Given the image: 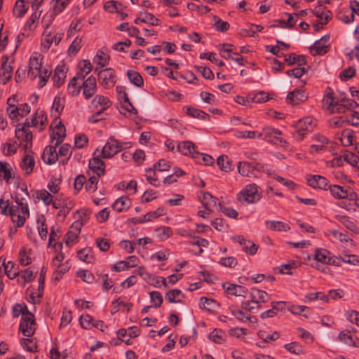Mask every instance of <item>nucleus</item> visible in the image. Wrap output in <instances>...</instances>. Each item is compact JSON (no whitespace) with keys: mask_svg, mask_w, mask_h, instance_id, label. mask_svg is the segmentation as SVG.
Instances as JSON below:
<instances>
[{"mask_svg":"<svg viewBox=\"0 0 359 359\" xmlns=\"http://www.w3.org/2000/svg\"><path fill=\"white\" fill-rule=\"evenodd\" d=\"M262 197L260 187L255 183L245 185L237 194V201L243 205L256 203Z\"/></svg>","mask_w":359,"mask_h":359,"instance_id":"obj_1","label":"nucleus"},{"mask_svg":"<svg viewBox=\"0 0 359 359\" xmlns=\"http://www.w3.org/2000/svg\"><path fill=\"white\" fill-rule=\"evenodd\" d=\"M95 72H97L99 83L103 88L109 89L114 86L116 82V75L113 69L106 68L98 71V69L96 68Z\"/></svg>","mask_w":359,"mask_h":359,"instance_id":"obj_2","label":"nucleus"},{"mask_svg":"<svg viewBox=\"0 0 359 359\" xmlns=\"http://www.w3.org/2000/svg\"><path fill=\"white\" fill-rule=\"evenodd\" d=\"M313 120L311 117H305L299 119L294 125V131L292 133L293 137L297 141H301L304 138L306 131H310L313 128Z\"/></svg>","mask_w":359,"mask_h":359,"instance_id":"obj_3","label":"nucleus"},{"mask_svg":"<svg viewBox=\"0 0 359 359\" xmlns=\"http://www.w3.org/2000/svg\"><path fill=\"white\" fill-rule=\"evenodd\" d=\"M92 104L93 107L97 108V110L95 111L94 114L89 118V121L92 122H97L98 119L95 118V117L101 115L104 111L110 107L112 102L107 97L98 95L93 100Z\"/></svg>","mask_w":359,"mask_h":359,"instance_id":"obj_4","label":"nucleus"},{"mask_svg":"<svg viewBox=\"0 0 359 359\" xmlns=\"http://www.w3.org/2000/svg\"><path fill=\"white\" fill-rule=\"evenodd\" d=\"M325 107L332 114H344V106L340 104L339 98L334 96V93L327 94L323 100Z\"/></svg>","mask_w":359,"mask_h":359,"instance_id":"obj_5","label":"nucleus"},{"mask_svg":"<svg viewBox=\"0 0 359 359\" xmlns=\"http://www.w3.org/2000/svg\"><path fill=\"white\" fill-rule=\"evenodd\" d=\"M63 35V33H52L48 30H44L41 44V51L47 52L53 43L57 46L61 41Z\"/></svg>","mask_w":359,"mask_h":359,"instance_id":"obj_6","label":"nucleus"},{"mask_svg":"<svg viewBox=\"0 0 359 359\" xmlns=\"http://www.w3.org/2000/svg\"><path fill=\"white\" fill-rule=\"evenodd\" d=\"M122 149V144L119 143L114 137H111L102 148V156L105 158H110L120 152Z\"/></svg>","mask_w":359,"mask_h":359,"instance_id":"obj_7","label":"nucleus"},{"mask_svg":"<svg viewBox=\"0 0 359 359\" xmlns=\"http://www.w3.org/2000/svg\"><path fill=\"white\" fill-rule=\"evenodd\" d=\"M262 130V137L266 141L280 146H284L287 143L285 140L279 137V135H282V132L280 130L264 127Z\"/></svg>","mask_w":359,"mask_h":359,"instance_id":"obj_8","label":"nucleus"},{"mask_svg":"<svg viewBox=\"0 0 359 359\" xmlns=\"http://www.w3.org/2000/svg\"><path fill=\"white\" fill-rule=\"evenodd\" d=\"M36 323L32 313H28L27 316L22 318L19 329L25 337H32L36 330Z\"/></svg>","mask_w":359,"mask_h":359,"instance_id":"obj_9","label":"nucleus"},{"mask_svg":"<svg viewBox=\"0 0 359 359\" xmlns=\"http://www.w3.org/2000/svg\"><path fill=\"white\" fill-rule=\"evenodd\" d=\"M330 40L329 35L323 36L320 39L316 41L314 44L310 47L311 53L316 55H323L327 53L330 50L328 44Z\"/></svg>","mask_w":359,"mask_h":359,"instance_id":"obj_10","label":"nucleus"},{"mask_svg":"<svg viewBox=\"0 0 359 359\" xmlns=\"http://www.w3.org/2000/svg\"><path fill=\"white\" fill-rule=\"evenodd\" d=\"M83 94L86 100L91 98L96 93L97 82L95 77L90 76L82 83Z\"/></svg>","mask_w":359,"mask_h":359,"instance_id":"obj_11","label":"nucleus"},{"mask_svg":"<svg viewBox=\"0 0 359 359\" xmlns=\"http://www.w3.org/2000/svg\"><path fill=\"white\" fill-rule=\"evenodd\" d=\"M233 240L239 243L243 247V250L250 255H254L256 254L258 245L254 243L250 240L245 239L243 236H233Z\"/></svg>","mask_w":359,"mask_h":359,"instance_id":"obj_12","label":"nucleus"},{"mask_svg":"<svg viewBox=\"0 0 359 359\" xmlns=\"http://www.w3.org/2000/svg\"><path fill=\"white\" fill-rule=\"evenodd\" d=\"M307 184L313 189H327L329 188L328 180L318 175H310L307 177Z\"/></svg>","mask_w":359,"mask_h":359,"instance_id":"obj_13","label":"nucleus"},{"mask_svg":"<svg viewBox=\"0 0 359 359\" xmlns=\"http://www.w3.org/2000/svg\"><path fill=\"white\" fill-rule=\"evenodd\" d=\"M66 135V129L61 121H59L56 126L52 129L50 137L52 138V143L55 142V146H58L63 141Z\"/></svg>","mask_w":359,"mask_h":359,"instance_id":"obj_14","label":"nucleus"},{"mask_svg":"<svg viewBox=\"0 0 359 359\" xmlns=\"http://www.w3.org/2000/svg\"><path fill=\"white\" fill-rule=\"evenodd\" d=\"M67 69L65 64L58 65L54 71L53 76V80L54 86L57 88H60L65 81L67 76Z\"/></svg>","mask_w":359,"mask_h":359,"instance_id":"obj_15","label":"nucleus"},{"mask_svg":"<svg viewBox=\"0 0 359 359\" xmlns=\"http://www.w3.org/2000/svg\"><path fill=\"white\" fill-rule=\"evenodd\" d=\"M307 100V96L304 90L295 89L288 93L287 96V102L292 105H297Z\"/></svg>","mask_w":359,"mask_h":359,"instance_id":"obj_16","label":"nucleus"},{"mask_svg":"<svg viewBox=\"0 0 359 359\" xmlns=\"http://www.w3.org/2000/svg\"><path fill=\"white\" fill-rule=\"evenodd\" d=\"M224 289L230 294L236 297H246L248 294V289L243 286L231 284V283H224Z\"/></svg>","mask_w":359,"mask_h":359,"instance_id":"obj_17","label":"nucleus"},{"mask_svg":"<svg viewBox=\"0 0 359 359\" xmlns=\"http://www.w3.org/2000/svg\"><path fill=\"white\" fill-rule=\"evenodd\" d=\"M138 259L136 256H130L126 260L120 261L113 266L116 271H121L126 269L135 267L137 265Z\"/></svg>","mask_w":359,"mask_h":359,"instance_id":"obj_18","label":"nucleus"},{"mask_svg":"<svg viewBox=\"0 0 359 359\" xmlns=\"http://www.w3.org/2000/svg\"><path fill=\"white\" fill-rule=\"evenodd\" d=\"M89 168L98 177L104 175L105 172V164L99 157H94L89 161Z\"/></svg>","mask_w":359,"mask_h":359,"instance_id":"obj_19","label":"nucleus"},{"mask_svg":"<svg viewBox=\"0 0 359 359\" xmlns=\"http://www.w3.org/2000/svg\"><path fill=\"white\" fill-rule=\"evenodd\" d=\"M313 139L315 143L311 145L309 149V151L311 154H314L324 149L325 145L327 144L329 142L326 137L319 134L315 135Z\"/></svg>","mask_w":359,"mask_h":359,"instance_id":"obj_20","label":"nucleus"},{"mask_svg":"<svg viewBox=\"0 0 359 359\" xmlns=\"http://www.w3.org/2000/svg\"><path fill=\"white\" fill-rule=\"evenodd\" d=\"M55 144L46 147L42 155V159L47 164H53L57 161L58 154L56 151Z\"/></svg>","mask_w":359,"mask_h":359,"instance_id":"obj_21","label":"nucleus"},{"mask_svg":"<svg viewBox=\"0 0 359 359\" xmlns=\"http://www.w3.org/2000/svg\"><path fill=\"white\" fill-rule=\"evenodd\" d=\"M250 299L254 304H259V303H265L269 301V294L265 291L253 288L250 292Z\"/></svg>","mask_w":359,"mask_h":359,"instance_id":"obj_22","label":"nucleus"},{"mask_svg":"<svg viewBox=\"0 0 359 359\" xmlns=\"http://www.w3.org/2000/svg\"><path fill=\"white\" fill-rule=\"evenodd\" d=\"M27 76L32 80L39 76L40 78L39 85L41 87H42L46 84V81H48V79L50 76V73L46 69H44L43 70L36 69V71H31V69H29Z\"/></svg>","mask_w":359,"mask_h":359,"instance_id":"obj_23","label":"nucleus"},{"mask_svg":"<svg viewBox=\"0 0 359 359\" xmlns=\"http://www.w3.org/2000/svg\"><path fill=\"white\" fill-rule=\"evenodd\" d=\"M315 15L320 20L321 25H326L332 19V13L325 8H316L314 11Z\"/></svg>","mask_w":359,"mask_h":359,"instance_id":"obj_24","label":"nucleus"},{"mask_svg":"<svg viewBox=\"0 0 359 359\" xmlns=\"http://www.w3.org/2000/svg\"><path fill=\"white\" fill-rule=\"evenodd\" d=\"M34 165L35 160L31 154H26L20 163V167L26 175H29L32 172Z\"/></svg>","mask_w":359,"mask_h":359,"instance_id":"obj_25","label":"nucleus"},{"mask_svg":"<svg viewBox=\"0 0 359 359\" xmlns=\"http://www.w3.org/2000/svg\"><path fill=\"white\" fill-rule=\"evenodd\" d=\"M46 271H47L46 268L42 267L41 272H40L39 279L38 292L36 293V296L34 293H32L30 295V298L32 299V301L33 303L36 302V301H35L36 297H38L39 299H40L43 295Z\"/></svg>","mask_w":359,"mask_h":359,"instance_id":"obj_26","label":"nucleus"},{"mask_svg":"<svg viewBox=\"0 0 359 359\" xmlns=\"http://www.w3.org/2000/svg\"><path fill=\"white\" fill-rule=\"evenodd\" d=\"M15 135L18 138H22V141L26 142L25 149L27 148L28 143H30V145H32V133L29 129L25 128V126H22L21 128H16Z\"/></svg>","mask_w":359,"mask_h":359,"instance_id":"obj_27","label":"nucleus"},{"mask_svg":"<svg viewBox=\"0 0 359 359\" xmlns=\"http://www.w3.org/2000/svg\"><path fill=\"white\" fill-rule=\"evenodd\" d=\"M47 121V116L45 112L43 111H36L31 120V126L34 127L40 123L41 127L39 130L41 131L43 130Z\"/></svg>","mask_w":359,"mask_h":359,"instance_id":"obj_28","label":"nucleus"},{"mask_svg":"<svg viewBox=\"0 0 359 359\" xmlns=\"http://www.w3.org/2000/svg\"><path fill=\"white\" fill-rule=\"evenodd\" d=\"M285 62L289 65H298L299 66L304 65L306 63L305 56L302 55H297L294 53H290L284 55Z\"/></svg>","mask_w":359,"mask_h":359,"instance_id":"obj_29","label":"nucleus"},{"mask_svg":"<svg viewBox=\"0 0 359 359\" xmlns=\"http://www.w3.org/2000/svg\"><path fill=\"white\" fill-rule=\"evenodd\" d=\"M238 172L243 177H253L255 167L249 162L243 161L238 164Z\"/></svg>","mask_w":359,"mask_h":359,"instance_id":"obj_30","label":"nucleus"},{"mask_svg":"<svg viewBox=\"0 0 359 359\" xmlns=\"http://www.w3.org/2000/svg\"><path fill=\"white\" fill-rule=\"evenodd\" d=\"M265 226L271 231H287L290 229L287 223L280 221H266Z\"/></svg>","mask_w":359,"mask_h":359,"instance_id":"obj_31","label":"nucleus"},{"mask_svg":"<svg viewBox=\"0 0 359 359\" xmlns=\"http://www.w3.org/2000/svg\"><path fill=\"white\" fill-rule=\"evenodd\" d=\"M1 265L4 267L5 274L10 279H14L16 276L19 275V271H18V267L13 262H5V259L1 262Z\"/></svg>","mask_w":359,"mask_h":359,"instance_id":"obj_32","label":"nucleus"},{"mask_svg":"<svg viewBox=\"0 0 359 359\" xmlns=\"http://www.w3.org/2000/svg\"><path fill=\"white\" fill-rule=\"evenodd\" d=\"M178 151L184 155H196L195 145L190 141H184L180 143L177 146Z\"/></svg>","mask_w":359,"mask_h":359,"instance_id":"obj_33","label":"nucleus"},{"mask_svg":"<svg viewBox=\"0 0 359 359\" xmlns=\"http://www.w3.org/2000/svg\"><path fill=\"white\" fill-rule=\"evenodd\" d=\"M217 198L214 197L208 192H205L203 195L202 203L203 207L208 211H212V209L217 205Z\"/></svg>","mask_w":359,"mask_h":359,"instance_id":"obj_34","label":"nucleus"},{"mask_svg":"<svg viewBox=\"0 0 359 359\" xmlns=\"http://www.w3.org/2000/svg\"><path fill=\"white\" fill-rule=\"evenodd\" d=\"M77 256L79 259L86 263H93L95 260L94 255L90 248H85L80 250Z\"/></svg>","mask_w":359,"mask_h":359,"instance_id":"obj_35","label":"nucleus"},{"mask_svg":"<svg viewBox=\"0 0 359 359\" xmlns=\"http://www.w3.org/2000/svg\"><path fill=\"white\" fill-rule=\"evenodd\" d=\"M0 72V82L6 84L12 77L13 68L11 65L4 62Z\"/></svg>","mask_w":359,"mask_h":359,"instance_id":"obj_36","label":"nucleus"},{"mask_svg":"<svg viewBox=\"0 0 359 359\" xmlns=\"http://www.w3.org/2000/svg\"><path fill=\"white\" fill-rule=\"evenodd\" d=\"M337 18L344 23L349 24L354 21L355 15L348 8H344L338 12Z\"/></svg>","mask_w":359,"mask_h":359,"instance_id":"obj_37","label":"nucleus"},{"mask_svg":"<svg viewBox=\"0 0 359 359\" xmlns=\"http://www.w3.org/2000/svg\"><path fill=\"white\" fill-rule=\"evenodd\" d=\"M127 76L130 81L137 87H142L144 86V80L140 74L134 70H128Z\"/></svg>","mask_w":359,"mask_h":359,"instance_id":"obj_38","label":"nucleus"},{"mask_svg":"<svg viewBox=\"0 0 359 359\" xmlns=\"http://www.w3.org/2000/svg\"><path fill=\"white\" fill-rule=\"evenodd\" d=\"M83 63V67H81L79 71L74 76L76 79L81 81H83L92 70V65L89 60H84Z\"/></svg>","mask_w":359,"mask_h":359,"instance_id":"obj_39","label":"nucleus"},{"mask_svg":"<svg viewBox=\"0 0 359 359\" xmlns=\"http://www.w3.org/2000/svg\"><path fill=\"white\" fill-rule=\"evenodd\" d=\"M187 114L191 117L197 118L201 120H208L210 116L205 111L196 108L187 107Z\"/></svg>","mask_w":359,"mask_h":359,"instance_id":"obj_40","label":"nucleus"},{"mask_svg":"<svg viewBox=\"0 0 359 359\" xmlns=\"http://www.w3.org/2000/svg\"><path fill=\"white\" fill-rule=\"evenodd\" d=\"M9 215L11 217L13 222L15 223L17 226L20 227L24 225L27 215H20L18 207H15V210L12 211Z\"/></svg>","mask_w":359,"mask_h":359,"instance_id":"obj_41","label":"nucleus"},{"mask_svg":"<svg viewBox=\"0 0 359 359\" xmlns=\"http://www.w3.org/2000/svg\"><path fill=\"white\" fill-rule=\"evenodd\" d=\"M129 199L128 197H120L113 203L112 208L118 212H121L129 208Z\"/></svg>","mask_w":359,"mask_h":359,"instance_id":"obj_42","label":"nucleus"},{"mask_svg":"<svg viewBox=\"0 0 359 359\" xmlns=\"http://www.w3.org/2000/svg\"><path fill=\"white\" fill-rule=\"evenodd\" d=\"M208 338L216 344H222L225 339V333L222 330L215 329L209 334Z\"/></svg>","mask_w":359,"mask_h":359,"instance_id":"obj_43","label":"nucleus"},{"mask_svg":"<svg viewBox=\"0 0 359 359\" xmlns=\"http://www.w3.org/2000/svg\"><path fill=\"white\" fill-rule=\"evenodd\" d=\"M77 81H79V79L74 76L68 84L67 91L72 96L78 95L82 88V86L77 83Z\"/></svg>","mask_w":359,"mask_h":359,"instance_id":"obj_44","label":"nucleus"},{"mask_svg":"<svg viewBox=\"0 0 359 359\" xmlns=\"http://www.w3.org/2000/svg\"><path fill=\"white\" fill-rule=\"evenodd\" d=\"M91 211L88 209H80L77 210L74 214V217L76 221L82 222L83 224L88 222L90 219Z\"/></svg>","mask_w":359,"mask_h":359,"instance_id":"obj_45","label":"nucleus"},{"mask_svg":"<svg viewBox=\"0 0 359 359\" xmlns=\"http://www.w3.org/2000/svg\"><path fill=\"white\" fill-rule=\"evenodd\" d=\"M338 339L346 345L355 346V337L351 334L350 331L345 330L341 332L338 336Z\"/></svg>","mask_w":359,"mask_h":359,"instance_id":"obj_46","label":"nucleus"},{"mask_svg":"<svg viewBox=\"0 0 359 359\" xmlns=\"http://www.w3.org/2000/svg\"><path fill=\"white\" fill-rule=\"evenodd\" d=\"M329 189L331 194L336 198H345V196H347L346 189L339 185L329 186Z\"/></svg>","mask_w":359,"mask_h":359,"instance_id":"obj_47","label":"nucleus"},{"mask_svg":"<svg viewBox=\"0 0 359 359\" xmlns=\"http://www.w3.org/2000/svg\"><path fill=\"white\" fill-rule=\"evenodd\" d=\"M338 97L339 98L340 104H343V105L345 107L344 113L347 110L355 109L358 106L356 102H355L353 100L347 98L345 96L344 93H341L339 97Z\"/></svg>","mask_w":359,"mask_h":359,"instance_id":"obj_48","label":"nucleus"},{"mask_svg":"<svg viewBox=\"0 0 359 359\" xmlns=\"http://www.w3.org/2000/svg\"><path fill=\"white\" fill-rule=\"evenodd\" d=\"M180 296H182V291L179 289H174L165 294V299L169 303L181 302V299H179Z\"/></svg>","mask_w":359,"mask_h":359,"instance_id":"obj_49","label":"nucleus"},{"mask_svg":"<svg viewBox=\"0 0 359 359\" xmlns=\"http://www.w3.org/2000/svg\"><path fill=\"white\" fill-rule=\"evenodd\" d=\"M330 252L323 248L316 249L315 252V259L323 264H327Z\"/></svg>","mask_w":359,"mask_h":359,"instance_id":"obj_50","label":"nucleus"},{"mask_svg":"<svg viewBox=\"0 0 359 359\" xmlns=\"http://www.w3.org/2000/svg\"><path fill=\"white\" fill-rule=\"evenodd\" d=\"M26 7L23 0H18L13 8V14L17 18H22L27 12Z\"/></svg>","mask_w":359,"mask_h":359,"instance_id":"obj_51","label":"nucleus"},{"mask_svg":"<svg viewBox=\"0 0 359 359\" xmlns=\"http://www.w3.org/2000/svg\"><path fill=\"white\" fill-rule=\"evenodd\" d=\"M217 163L219 168L224 172H229L232 170L231 163L227 156L218 157Z\"/></svg>","mask_w":359,"mask_h":359,"instance_id":"obj_52","label":"nucleus"},{"mask_svg":"<svg viewBox=\"0 0 359 359\" xmlns=\"http://www.w3.org/2000/svg\"><path fill=\"white\" fill-rule=\"evenodd\" d=\"M109 55L104 53L102 50H99L95 57L94 62L101 67H105L109 62Z\"/></svg>","mask_w":359,"mask_h":359,"instance_id":"obj_53","label":"nucleus"},{"mask_svg":"<svg viewBox=\"0 0 359 359\" xmlns=\"http://www.w3.org/2000/svg\"><path fill=\"white\" fill-rule=\"evenodd\" d=\"M8 163L0 161V179L3 178L6 182L12 179L11 170L7 168Z\"/></svg>","mask_w":359,"mask_h":359,"instance_id":"obj_54","label":"nucleus"},{"mask_svg":"<svg viewBox=\"0 0 359 359\" xmlns=\"http://www.w3.org/2000/svg\"><path fill=\"white\" fill-rule=\"evenodd\" d=\"M38 223H41L38 227V231L40 237L43 240H46L48 236V229L46 224V218L43 215H41L37 219Z\"/></svg>","mask_w":359,"mask_h":359,"instance_id":"obj_55","label":"nucleus"},{"mask_svg":"<svg viewBox=\"0 0 359 359\" xmlns=\"http://www.w3.org/2000/svg\"><path fill=\"white\" fill-rule=\"evenodd\" d=\"M39 16L40 13H33L27 20L25 25V29L26 30L34 31L36 27V22L38 21Z\"/></svg>","mask_w":359,"mask_h":359,"instance_id":"obj_56","label":"nucleus"},{"mask_svg":"<svg viewBox=\"0 0 359 359\" xmlns=\"http://www.w3.org/2000/svg\"><path fill=\"white\" fill-rule=\"evenodd\" d=\"M98 176H91L86 182V190L89 193H94L97 189V184L99 182Z\"/></svg>","mask_w":359,"mask_h":359,"instance_id":"obj_57","label":"nucleus"},{"mask_svg":"<svg viewBox=\"0 0 359 359\" xmlns=\"http://www.w3.org/2000/svg\"><path fill=\"white\" fill-rule=\"evenodd\" d=\"M216 301L203 297L200 299V307L201 309H205L208 311H212L215 309L216 305Z\"/></svg>","mask_w":359,"mask_h":359,"instance_id":"obj_58","label":"nucleus"},{"mask_svg":"<svg viewBox=\"0 0 359 359\" xmlns=\"http://www.w3.org/2000/svg\"><path fill=\"white\" fill-rule=\"evenodd\" d=\"M57 14L53 11H50L47 12L41 20L42 27L44 28V30H48L50 25L54 20L55 17Z\"/></svg>","mask_w":359,"mask_h":359,"instance_id":"obj_59","label":"nucleus"},{"mask_svg":"<svg viewBox=\"0 0 359 359\" xmlns=\"http://www.w3.org/2000/svg\"><path fill=\"white\" fill-rule=\"evenodd\" d=\"M193 158H194L198 163H203L205 165H212L213 163L212 157L205 154L196 152V155L193 156Z\"/></svg>","mask_w":359,"mask_h":359,"instance_id":"obj_60","label":"nucleus"},{"mask_svg":"<svg viewBox=\"0 0 359 359\" xmlns=\"http://www.w3.org/2000/svg\"><path fill=\"white\" fill-rule=\"evenodd\" d=\"M15 206L10 205L8 200L0 199V210L1 213L4 215H9L12 211H14Z\"/></svg>","mask_w":359,"mask_h":359,"instance_id":"obj_61","label":"nucleus"},{"mask_svg":"<svg viewBox=\"0 0 359 359\" xmlns=\"http://www.w3.org/2000/svg\"><path fill=\"white\" fill-rule=\"evenodd\" d=\"M147 175L146 178L147 180L153 186L158 187L160 185L158 179L157 178L156 170H154V167L151 168L146 169Z\"/></svg>","mask_w":359,"mask_h":359,"instance_id":"obj_62","label":"nucleus"},{"mask_svg":"<svg viewBox=\"0 0 359 359\" xmlns=\"http://www.w3.org/2000/svg\"><path fill=\"white\" fill-rule=\"evenodd\" d=\"M82 40L81 38L76 37L75 39L70 44L68 49V54L69 55H75L82 46Z\"/></svg>","mask_w":359,"mask_h":359,"instance_id":"obj_63","label":"nucleus"},{"mask_svg":"<svg viewBox=\"0 0 359 359\" xmlns=\"http://www.w3.org/2000/svg\"><path fill=\"white\" fill-rule=\"evenodd\" d=\"M76 276L87 283H92L95 280L94 275L88 270H81L76 272Z\"/></svg>","mask_w":359,"mask_h":359,"instance_id":"obj_64","label":"nucleus"}]
</instances>
